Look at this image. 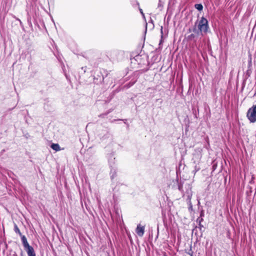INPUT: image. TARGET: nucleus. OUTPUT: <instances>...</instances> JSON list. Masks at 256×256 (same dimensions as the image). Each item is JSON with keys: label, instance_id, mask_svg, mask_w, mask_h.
<instances>
[{"label": "nucleus", "instance_id": "nucleus-1", "mask_svg": "<svg viewBox=\"0 0 256 256\" xmlns=\"http://www.w3.org/2000/svg\"><path fill=\"white\" fill-rule=\"evenodd\" d=\"M198 28L202 35L206 34L209 28L208 20L204 17H202L198 22Z\"/></svg>", "mask_w": 256, "mask_h": 256}, {"label": "nucleus", "instance_id": "nucleus-2", "mask_svg": "<svg viewBox=\"0 0 256 256\" xmlns=\"http://www.w3.org/2000/svg\"><path fill=\"white\" fill-rule=\"evenodd\" d=\"M20 236L23 246L26 251L28 256H32V254H36L34 248L28 244L26 237L24 235Z\"/></svg>", "mask_w": 256, "mask_h": 256}, {"label": "nucleus", "instance_id": "nucleus-3", "mask_svg": "<svg viewBox=\"0 0 256 256\" xmlns=\"http://www.w3.org/2000/svg\"><path fill=\"white\" fill-rule=\"evenodd\" d=\"M246 117L250 122H256V105L250 108L247 112Z\"/></svg>", "mask_w": 256, "mask_h": 256}, {"label": "nucleus", "instance_id": "nucleus-4", "mask_svg": "<svg viewBox=\"0 0 256 256\" xmlns=\"http://www.w3.org/2000/svg\"><path fill=\"white\" fill-rule=\"evenodd\" d=\"M144 226H141L140 224H138L136 228V232L137 234L139 236H142L144 234Z\"/></svg>", "mask_w": 256, "mask_h": 256}, {"label": "nucleus", "instance_id": "nucleus-5", "mask_svg": "<svg viewBox=\"0 0 256 256\" xmlns=\"http://www.w3.org/2000/svg\"><path fill=\"white\" fill-rule=\"evenodd\" d=\"M50 148L56 152L61 150L59 144H52L50 146Z\"/></svg>", "mask_w": 256, "mask_h": 256}, {"label": "nucleus", "instance_id": "nucleus-6", "mask_svg": "<svg viewBox=\"0 0 256 256\" xmlns=\"http://www.w3.org/2000/svg\"><path fill=\"white\" fill-rule=\"evenodd\" d=\"M165 3V0H159L158 4V8L160 10H162L164 8V6Z\"/></svg>", "mask_w": 256, "mask_h": 256}, {"label": "nucleus", "instance_id": "nucleus-7", "mask_svg": "<svg viewBox=\"0 0 256 256\" xmlns=\"http://www.w3.org/2000/svg\"><path fill=\"white\" fill-rule=\"evenodd\" d=\"M194 6H195L196 8L198 10H202L203 9L202 5L200 4H196Z\"/></svg>", "mask_w": 256, "mask_h": 256}, {"label": "nucleus", "instance_id": "nucleus-8", "mask_svg": "<svg viewBox=\"0 0 256 256\" xmlns=\"http://www.w3.org/2000/svg\"><path fill=\"white\" fill-rule=\"evenodd\" d=\"M14 232L18 234L20 236H22V233L20 232L18 228V226L16 225H15L14 226Z\"/></svg>", "mask_w": 256, "mask_h": 256}, {"label": "nucleus", "instance_id": "nucleus-9", "mask_svg": "<svg viewBox=\"0 0 256 256\" xmlns=\"http://www.w3.org/2000/svg\"><path fill=\"white\" fill-rule=\"evenodd\" d=\"M194 34H191L190 36H189V38H194Z\"/></svg>", "mask_w": 256, "mask_h": 256}, {"label": "nucleus", "instance_id": "nucleus-10", "mask_svg": "<svg viewBox=\"0 0 256 256\" xmlns=\"http://www.w3.org/2000/svg\"><path fill=\"white\" fill-rule=\"evenodd\" d=\"M203 216V212H201V214H200V216Z\"/></svg>", "mask_w": 256, "mask_h": 256}, {"label": "nucleus", "instance_id": "nucleus-11", "mask_svg": "<svg viewBox=\"0 0 256 256\" xmlns=\"http://www.w3.org/2000/svg\"><path fill=\"white\" fill-rule=\"evenodd\" d=\"M140 12L143 14V12L142 11V10H140Z\"/></svg>", "mask_w": 256, "mask_h": 256}, {"label": "nucleus", "instance_id": "nucleus-12", "mask_svg": "<svg viewBox=\"0 0 256 256\" xmlns=\"http://www.w3.org/2000/svg\"><path fill=\"white\" fill-rule=\"evenodd\" d=\"M161 32L162 33V28H161Z\"/></svg>", "mask_w": 256, "mask_h": 256}, {"label": "nucleus", "instance_id": "nucleus-13", "mask_svg": "<svg viewBox=\"0 0 256 256\" xmlns=\"http://www.w3.org/2000/svg\"><path fill=\"white\" fill-rule=\"evenodd\" d=\"M178 188H179L180 190V186H179Z\"/></svg>", "mask_w": 256, "mask_h": 256}, {"label": "nucleus", "instance_id": "nucleus-14", "mask_svg": "<svg viewBox=\"0 0 256 256\" xmlns=\"http://www.w3.org/2000/svg\"><path fill=\"white\" fill-rule=\"evenodd\" d=\"M32 256H36V254H32Z\"/></svg>", "mask_w": 256, "mask_h": 256}]
</instances>
